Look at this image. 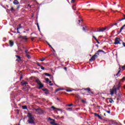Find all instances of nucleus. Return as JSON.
Masks as SVG:
<instances>
[{"mask_svg": "<svg viewBox=\"0 0 125 125\" xmlns=\"http://www.w3.org/2000/svg\"><path fill=\"white\" fill-rule=\"evenodd\" d=\"M27 117H29L28 123L29 124H34V117H33L32 114L28 113Z\"/></svg>", "mask_w": 125, "mask_h": 125, "instance_id": "nucleus-1", "label": "nucleus"}, {"mask_svg": "<svg viewBox=\"0 0 125 125\" xmlns=\"http://www.w3.org/2000/svg\"><path fill=\"white\" fill-rule=\"evenodd\" d=\"M114 93H117V88L114 86L112 89H110V94L113 95Z\"/></svg>", "mask_w": 125, "mask_h": 125, "instance_id": "nucleus-2", "label": "nucleus"}, {"mask_svg": "<svg viewBox=\"0 0 125 125\" xmlns=\"http://www.w3.org/2000/svg\"><path fill=\"white\" fill-rule=\"evenodd\" d=\"M48 121L50 122V124H51L52 125H57V124L55 123V120L54 119L48 118Z\"/></svg>", "mask_w": 125, "mask_h": 125, "instance_id": "nucleus-3", "label": "nucleus"}, {"mask_svg": "<svg viewBox=\"0 0 125 125\" xmlns=\"http://www.w3.org/2000/svg\"><path fill=\"white\" fill-rule=\"evenodd\" d=\"M36 83H38V84L39 85V88H42L43 87V84H42V82H41V81H40V80H36Z\"/></svg>", "mask_w": 125, "mask_h": 125, "instance_id": "nucleus-4", "label": "nucleus"}, {"mask_svg": "<svg viewBox=\"0 0 125 125\" xmlns=\"http://www.w3.org/2000/svg\"><path fill=\"white\" fill-rule=\"evenodd\" d=\"M96 58H98V55H96V54H95L94 55H93L92 58L89 60V61L91 62L93 61V60H95Z\"/></svg>", "mask_w": 125, "mask_h": 125, "instance_id": "nucleus-5", "label": "nucleus"}, {"mask_svg": "<svg viewBox=\"0 0 125 125\" xmlns=\"http://www.w3.org/2000/svg\"><path fill=\"white\" fill-rule=\"evenodd\" d=\"M121 39L118 38H115V42L114 43V44H121Z\"/></svg>", "mask_w": 125, "mask_h": 125, "instance_id": "nucleus-6", "label": "nucleus"}, {"mask_svg": "<svg viewBox=\"0 0 125 125\" xmlns=\"http://www.w3.org/2000/svg\"><path fill=\"white\" fill-rule=\"evenodd\" d=\"M35 110L37 113H38V114H42L43 113V110L41 108H37L35 109Z\"/></svg>", "mask_w": 125, "mask_h": 125, "instance_id": "nucleus-7", "label": "nucleus"}, {"mask_svg": "<svg viewBox=\"0 0 125 125\" xmlns=\"http://www.w3.org/2000/svg\"><path fill=\"white\" fill-rule=\"evenodd\" d=\"M106 29H108V27H107V26H106L105 27L99 28L98 30V32H104V31L106 30Z\"/></svg>", "mask_w": 125, "mask_h": 125, "instance_id": "nucleus-8", "label": "nucleus"}, {"mask_svg": "<svg viewBox=\"0 0 125 125\" xmlns=\"http://www.w3.org/2000/svg\"><path fill=\"white\" fill-rule=\"evenodd\" d=\"M25 52L26 56H27L28 59H30L31 58V56L29 55V53H30V52H29L28 50H25Z\"/></svg>", "mask_w": 125, "mask_h": 125, "instance_id": "nucleus-9", "label": "nucleus"}, {"mask_svg": "<svg viewBox=\"0 0 125 125\" xmlns=\"http://www.w3.org/2000/svg\"><path fill=\"white\" fill-rule=\"evenodd\" d=\"M84 90H86L88 93H92L90 91V88H85Z\"/></svg>", "mask_w": 125, "mask_h": 125, "instance_id": "nucleus-10", "label": "nucleus"}, {"mask_svg": "<svg viewBox=\"0 0 125 125\" xmlns=\"http://www.w3.org/2000/svg\"><path fill=\"white\" fill-rule=\"evenodd\" d=\"M9 43L11 46H13V45L14 44V42H13V41H9Z\"/></svg>", "mask_w": 125, "mask_h": 125, "instance_id": "nucleus-11", "label": "nucleus"}, {"mask_svg": "<svg viewBox=\"0 0 125 125\" xmlns=\"http://www.w3.org/2000/svg\"><path fill=\"white\" fill-rule=\"evenodd\" d=\"M60 90H64V88H60L59 89H57V90H56L55 93L60 91Z\"/></svg>", "mask_w": 125, "mask_h": 125, "instance_id": "nucleus-12", "label": "nucleus"}, {"mask_svg": "<svg viewBox=\"0 0 125 125\" xmlns=\"http://www.w3.org/2000/svg\"><path fill=\"white\" fill-rule=\"evenodd\" d=\"M13 3H14V4H19V2H18V1H17V0H15V1H13Z\"/></svg>", "mask_w": 125, "mask_h": 125, "instance_id": "nucleus-13", "label": "nucleus"}, {"mask_svg": "<svg viewBox=\"0 0 125 125\" xmlns=\"http://www.w3.org/2000/svg\"><path fill=\"white\" fill-rule=\"evenodd\" d=\"M16 56V57L18 58V59H17V61L19 62V61H20L21 60V58H20V56Z\"/></svg>", "mask_w": 125, "mask_h": 125, "instance_id": "nucleus-14", "label": "nucleus"}, {"mask_svg": "<svg viewBox=\"0 0 125 125\" xmlns=\"http://www.w3.org/2000/svg\"><path fill=\"white\" fill-rule=\"evenodd\" d=\"M112 125H120V124H119L118 123H117L116 122H112Z\"/></svg>", "mask_w": 125, "mask_h": 125, "instance_id": "nucleus-15", "label": "nucleus"}, {"mask_svg": "<svg viewBox=\"0 0 125 125\" xmlns=\"http://www.w3.org/2000/svg\"><path fill=\"white\" fill-rule=\"evenodd\" d=\"M110 103H114V101L112 99H109Z\"/></svg>", "mask_w": 125, "mask_h": 125, "instance_id": "nucleus-16", "label": "nucleus"}, {"mask_svg": "<svg viewBox=\"0 0 125 125\" xmlns=\"http://www.w3.org/2000/svg\"><path fill=\"white\" fill-rule=\"evenodd\" d=\"M51 108L54 110H57V108L56 107H54V106H52Z\"/></svg>", "mask_w": 125, "mask_h": 125, "instance_id": "nucleus-17", "label": "nucleus"}, {"mask_svg": "<svg viewBox=\"0 0 125 125\" xmlns=\"http://www.w3.org/2000/svg\"><path fill=\"white\" fill-rule=\"evenodd\" d=\"M45 60V58H42L41 59L40 61H44Z\"/></svg>", "mask_w": 125, "mask_h": 125, "instance_id": "nucleus-18", "label": "nucleus"}, {"mask_svg": "<svg viewBox=\"0 0 125 125\" xmlns=\"http://www.w3.org/2000/svg\"><path fill=\"white\" fill-rule=\"evenodd\" d=\"M22 109H23V110H25V109H27V106L26 105L25 106H22Z\"/></svg>", "mask_w": 125, "mask_h": 125, "instance_id": "nucleus-19", "label": "nucleus"}, {"mask_svg": "<svg viewBox=\"0 0 125 125\" xmlns=\"http://www.w3.org/2000/svg\"><path fill=\"white\" fill-rule=\"evenodd\" d=\"M119 71H118V73L116 74V76H118L119 75V74H120V73L121 72V68H119Z\"/></svg>", "mask_w": 125, "mask_h": 125, "instance_id": "nucleus-20", "label": "nucleus"}, {"mask_svg": "<svg viewBox=\"0 0 125 125\" xmlns=\"http://www.w3.org/2000/svg\"><path fill=\"white\" fill-rule=\"evenodd\" d=\"M45 76H47L48 77H50L51 76L50 74L48 73H45Z\"/></svg>", "mask_w": 125, "mask_h": 125, "instance_id": "nucleus-21", "label": "nucleus"}, {"mask_svg": "<svg viewBox=\"0 0 125 125\" xmlns=\"http://www.w3.org/2000/svg\"><path fill=\"white\" fill-rule=\"evenodd\" d=\"M120 83H121V82H119L117 89H120Z\"/></svg>", "mask_w": 125, "mask_h": 125, "instance_id": "nucleus-22", "label": "nucleus"}, {"mask_svg": "<svg viewBox=\"0 0 125 125\" xmlns=\"http://www.w3.org/2000/svg\"><path fill=\"white\" fill-rule=\"evenodd\" d=\"M97 117L100 120H102V117H101L100 115H98Z\"/></svg>", "mask_w": 125, "mask_h": 125, "instance_id": "nucleus-23", "label": "nucleus"}, {"mask_svg": "<svg viewBox=\"0 0 125 125\" xmlns=\"http://www.w3.org/2000/svg\"><path fill=\"white\" fill-rule=\"evenodd\" d=\"M49 83H50V85H53V84L51 83V81H49Z\"/></svg>", "mask_w": 125, "mask_h": 125, "instance_id": "nucleus-24", "label": "nucleus"}, {"mask_svg": "<svg viewBox=\"0 0 125 125\" xmlns=\"http://www.w3.org/2000/svg\"><path fill=\"white\" fill-rule=\"evenodd\" d=\"M81 101H82V102H83V103H86V102H85V101H84L83 100H82Z\"/></svg>", "mask_w": 125, "mask_h": 125, "instance_id": "nucleus-25", "label": "nucleus"}, {"mask_svg": "<svg viewBox=\"0 0 125 125\" xmlns=\"http://www.w3.org/2000/svg\"><path fill=\"white\" fill-rule=\"evenodd\" d=\"M124 29V27H122L120 29V33L122 32V30Z\"/></svg>", "mask_w": 125, "mask_h": 125, "instance_id": "nucleus-26", "label": "nucleus"}, {"mask_svg": "<svg viewBox=\"0 0 125 125\" xmlns=\"http://www.w3.org/2000/svg\"><path fill=\"white\" fill-rule=\"evenodd\" d=\"M21 27H19V28H18L17 29V31H18V33H19V34H20V32H19V31L18 30H19V29H20Z\"/></svg>", "mask_w": 125, "mask_h": 125, "instance_id": "nucleus-27", "label": "nucleus"}, {"mask_svg": "<svg viewBox=\"0 0 125 125\" xmlns=\"http://www.w3.org/2000/svg\"><path fill=\"white\" fill-rule=\"evenodd\" d=\"M22 39L23 40H27V37L26 36H24V37H22Z\"/></svg>", "mask_w": 125, "mask_h": 125, "instance_id": "nucleus-28", "label": "nucleus"}, {"mask_svg": "<svg viewBox=\"0 0 125 125\" xmlns=\"http://www.w3.org/2000/svg\"><path fill=\"white\" fill-rule=\"evenodd\" d=\"M98 52H104V51L103 50H99L98 51Z\"/></svg>", "mask_w": 125, "mask_h": 125, "instance_id": "nucleus-29", "label": "nucleus"}, {"mask_svg": "<svg viewBox=\"0 0 125 125\" xmlns=\"http://www.w3.org/2000/svg\"><path fill=\"white\" fill-rule=\"evenodd\" d=\"M93 38H94V39H95V41H96V42H97V39H96V37H95L94 36H93Z\"/></svg>", "mask_w": 125, "mask_h": 125, "instance_id": "nucleus-30", "label": "nucleus"}, {"mask_svg": "<svg viewBox=\"0 0 125 125\" xmlns=\"http://www.w3.org/2000/svg\"><path fill=\"white\" fill-rule=\"evenodd\" d=\"M95 54H96V55H98H98H99V52L98 51L95 53Z\"/></svg>", "mask_w": 125, "mask_h": 125, "instance_id": "nucleus-31", "label": "nucleus"}, {"mask_svg": "<svg viewBox=\"0 0 125 125\" xmlns=\"http://www.w3.org/2000/svg\"><path fill=\"white\" fill-rule=\"evenodd\" d=\"M22 84H28V83L25 82H23V83H22Z\"/></svg>", "mask_w": 125, "mask_h": 125, "instance_id": "nucleus-32", "label": "nucleus"}, {"mask_svg": "<svg viewBox=\"0 0 125 125\" xmlns=\"http://www.w3.org/2000/svg\"><path fill=\"white\" fill-rule=\"evenodd\" d=\"M123 20H125V18H122V19L121 20H119V21H122Z\"/></svg>", "mask_w": 125, "mask_h": 125, "instance_id": "nucleus-33", "label": "nucleus"}, {"mask_svg": "<svg viewBox=\"0 0 125 125\" xmlns=\"http://www.w3.org/2000/svg\"><path fill=\"white\" fill-rule=\"evenodd\" d=\"M125 80V77H123V78L121 80V81H122V82H124Z\"/></svg>", "mask_w": 125, "mask_h": 125, "instance_id": "nucleus-34", "label": "nucleus"}, {"mask_svg": "<svg viewBox=\"0 0 125 125\" xmlns=\"http://www.w3.org/2000/svg\"><path fill=\"white\" fill-rule=\"evenodd\" d=\"M94 116H95V117H98V115L97 113H94Z\"/></svg>", "mask_w": 125, "mask_h": 125, "instance_id": "nucleus-35", "label": "nucleus"}, {"mask_svg": "<svg viewBox=\"0 0 125 125\" xmlns=\"http://www.w3.org/2000/svg\"><path fill=\"white\" fill-rule=\"evenodd\" d=\"M45 81H46V82H49V79L48 78H45Z\"/></svg>", "mask_w": 125, "mask_h": 125, "instance_id": "nucleus-36", "label": "nucleus"}, {"mask_svg": "<svg viewBox=\"0 0 125 125\" xmlns=\"http://www.w3.org/2000/svg\"><path fill=\"white\" fill-rule=\"evenodd\" d=\"M70 91H72V90H66V92H70Z\"/></svg>", "mask_w": 125, "mask_h": 125, "instance_id": "nucleus-37", "label": "nucleus"}, {"mask_svg": "<svg viewBox=\"0 0 125 125\" xmlns=\"http://www.w3.org/2000/svg\"><path fill=\"white\" fill-rule=\"evenodd\" d=\"M72 3L75 2V0H71Z\"/></svg>", "mask_w": 125, "mask_h": 125, "instance_id": "nucleus-38", "label": "nucleus"}, {"mask_svg": "<svg viewBox=\"0 0 125 125\" xmlns=\"http://www.w3.org/2000/svg\"><path fill=\"white\" fill-rule=\"evenodd\" d=\"M47 44L49 45V46H50V47H51V48H52V47L51 46V45L49 43H47Z\"/></svg>", "mask_w": 125, "mask_h": 125, "instance_id": "nucleus-39", "label": "nucleus"}, {"mask_svg": "<svg viewBox=\"0 0 125 125\" xmlns=\"http://www.w3.org/2000/svg\"><path fill=\"white\" fill-rule=\"evenodd\" d=\"M42 70H44V67L41 66Z\"/></svg>", "mask_w": 125, "mask_h": 125, "instance_id": "nucleus-40", "label": "nucleus"}, {"mask_svg": "<svg viewBox=\"0 0 125 125\" xmlns=\"http://www.w3.org/2000/svg\"><path fill=\"white\" fill-rule=\"evenodd\" d=\"M125 68V65L122 66V69H123V70H124Z\"/></svg>", "mask_w": 125, "mask_h": 125, "instance_id": "nucleus-41", "label": "nucleus"}, {"mask_svg": "<svg viewBox=\"0 0 125 125\" xmlns=\"http://www.w3.org/2000/svg\"><path fill=\"white\" fill-rule=\"evenodd\" d=\"M117 24H118V23H115V24H112V26H114V25H117Z\"/></svg>", "mask_w": 125, "mask_h": 125, "instance_id": "nucleus-42", "label": "nucleus"}, {"mask_svg": "<svg viewBox=\"0 0 125 125\" xmlns=\"http://www.w3.org/2000/svg\"><path fill=\"white\" fill-rule=\"evenodd\" d=\"M37 26H38V28L39 30H40V26H39V24H37Z\"/></svg>", "mask_w": 125, "mask_h": 125, "instance_id": "nucleus-43", "label": "nucleus"}, {"mask_svg": "<svg viewBox=\"0 0 125 125\" xmlns=\"http://www.w3.org/2000/svg\"><path fill=\"white\" fill-rule=\"evenodd\" d=\"M11 11H13V7H12V8H11Z\"/></svg>", "mask_w": 125, "mask_h": 125, "instance_id": "nucleus-44", "label": "nucleus"}, {"mask_svg": "<svg viewBox=\"0 0 125 125\" xmlns=\"http://www.w3.org/2000/svg\"><path fill=\"white\" fill-rule=\"evenodd\" d=\"M83 30L85 32V28L84 27H83Z\"/></svg>", "mask_w": 125, "mask_h": 125, "instance_id": "nucleus-45", "label": "nucleus"}, {"mask_svg": "<svg viewBox=\"0 0 125 125\" xmlns=\"http://www.w3.org/2000/svg\"><path fill=\"white\" fill-rule=\"evenodd\" d=\"M57 110H58L59 111H62V110L60 108L57 109Z\"/></svg>", "mask_w": 125, "mask_h": 125, "instance_id": "nucleus-46", "label": "nucleus"}, {"mask_svg": "<svg viewBox=\"0 0 125 125\" xmlns=\"http://www.w3.org/2000/svg\"><path fill=\"white\" fill-rule=\"evenodd\" d=\"M97 43H98L99 44V43H100V42H98V40H97V41H96Z\"/></svg>", "mask_w": 125, "mask_h": 125, "instance_id": "nucleus-47", "label": "nucleus"}, {"mask_svg": "<svg viewBox=\"0 0 125 125\" xmlns=\"http://www.w3.org/2000/svg\"><path fill=\"white\" fill-rule=\"evenodd\" d=\"M123 44L124 46H125V42H123Z\"/></svg>", "mask_w": 125, "mask_h": 125, "instance_id": "nucleus-48", "label": "nucleus"}, {"mask_svg": "<svg viewBox=\"0 0 125 125\" xmlns=\"http://www.w3.org/2000/svg\"><path fill=\"white\" fill-rule=\"evenodd\" d=\"M68 106H73V104H68Z\"/></svg>", "mask_w": 125, "mask_h": 125, "instance_id": "nucleus-49", "label": "nucleus"}, {"mask_svg": "<svg viewBox=\"0 0 125 125\" xmlns=\"http://www.w3.org/2000/svg\"><path fill=\"white\" fill-rule=\"evenodd\" d=\"M107 113H108V114H110V111H107Z\"/></svg>", "mask_w": 125, "mask_h": 125, "instance_id": "nucleus-50", "label": "nucleus"}, {"mask_svg": "<svg viewBox=\"0 0 125 125\" xmlns=\"http://www.w3.org/2000/svg\"><path fill=\"white\" fill-rule=\"evenodd\" d=\"M31 40H32V42L34 41V38H32Z\"/></svg>", "mask_w": 125, "mask_h": 125, "instance_id": "nucleus-51", "label": "nucleus"}, {"mask_svg": "<svg viewBox=\"0 0 125 125\" xmlns=\"http://www.w3.org/2000/svg\"><path fill=\"white\" fill-rule=\"evenodd\" d=\"M122 27H123V29H124V28H125V24Z\"/></svg>", "mask_w": 125, "mask_h": 125, "instance_id": "nucleus-52", "label": "nucleus"}, {"mask_svg": "<svg viewBox=\"0 0 125 125\" xmlns=\"http://www.w3.org/2000/svg\"><path fill=\"white\" fill-rule=\"evenodd\" d=\"M61 119H64V116H62V117H61Z\"/></svg>", "mask_w": 125, "mask_h": 125, "instance_id": "nucleus-53", "label": "nucleus"}, {"mask_svg": "<svg viewBox=\"0 0 125 125\" xmlns=\"http://www.w3.org/2000/svg\"><path fill=\"white\" fill-rule=\"evenodd\" d=\"M64 70H67V68L66 67H64Z\"/></svg>", "mask_w": 125, "mask_h": 125, "instance_id": "nucleus-54", "label": "nucleus"}, {"mask_svg": "<svg viewBox=\"0 0 125 125\" xmlns=\"http://www.w3.org/2000/svg\"><path fill=\"white\" fill-rule=\"evenodd\" d=\"M78 21H79V23H81V20H79Z\"/></svg>", "mask_w": 125, "mask_h": 125, "instance_id": "nucleus-55", "label": "nucleus"}, {"mask_svg": "<svg viewBox=\"0 0 125 125\" xmlns=\"http://www.w3.org/2000/svg\"><path fill=\"white\" fill-rule=\"evenodd\" d=\"M124 18H125V15H124Z\"/></svg>", "mask_w": 125, "mask_h": 125, "instance_id": "nucleus-56", "label": "nucleus"}, {"mask_svg": "<svg viewBox=\"0 0 125 125\" xmlns=\"http://www.w3.org/2000/svg\"><path fill=\"white\" fill-rule=\"evenodd\" d=\"M104 116H106V114L104 113Z\"/></svg>", "mask_w": 125, "mask_h": 125, "instance_id": "nucleus-57", "label": "nucleus"}, {"mask_svg": "<svg viewBox=\"0 0 125 125\" xmlns=\"http://www.w3.org/2000/svg\"><path fill=\"white\" fill-rule=\"evenodd\" d=\"M57 100H59V99L57 98Z\"/></svg>", "mask_w": 125, "mask_h": 125, "instance_id": "nucleus-58", "label": "nucleus"}, {"mask_svg": "<svg viewBox=\"0 0 125 125\" xmlns=\"http://www.w3.org/2000/svg\"><path fill=\"white\" fill-rule=\"evenodd\" d=\"M38 66H41V65H40V64H38Z\"/></svg>", "mask_w": 125, "mask_h": 125, "instance_id": "nucleus-59", "label": "nucleus"}, {"mask_svg": "<svg viewBox=\"0 0 125 125\" xmlns=\"http://www.w3.org/2000/svg\"><path fill=\"white\" fill-rule=\"evenodd\" d=\"M116 2H114V4H116Z\"/></svg>", "mask_w": 125, "mask_h": 125, "instance_id": "nucleus-60", "label": "nucleus"}, {"mask_svg": "<svg viewBox=\"0 0 125 125\" xmlns=\"http://www.w3.org/2000/svg\"><path fill=\"white\" fill-rule=\"evenodd\" d=\"M71 108H68V110H70Z\"/></svg>", "mask_w": 125, "mask_h": 125, "instance_id": "nucleus-61", "label": "nucleus"}, {"mask_svg": "<svg viewBox=\"0 0 125 125\" xmlns=\"http://www.w3.org/2000/svg\"><path fill=\"white\" fill-rule=\"evenodd\" d=\"M124 88H125V86H124Z\"/></svg>", "mask_w": 125, "mask_h": 125, "instance_id": "nucleus-62", "label": "nucleus"}]
</instances>
